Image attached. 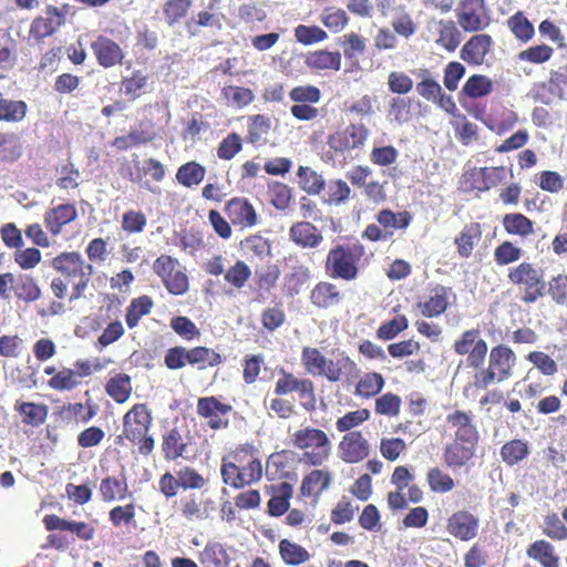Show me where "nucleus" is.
<instances>
[{
    "instance_id": "58",
    "label": "nucleus",
    "mask_w": 567,
    "mask_h": 567,
    "mask_svg": "<svg viewBox=\"0 0 567 567\" xmlns=\"http://www.w3.org/2000/svg\"><path fill=\"white\" fill-rule=\"evenodd\" d=\"M223 275L224 280H226L229 286L240 290L245 287L247 281H249L250 269L249 266L246 265L243 260H237L235 261V265L229 267L228 270L224 271Z\"/></svg>"
},
{
    "instance_id": "30",
    "label": "nucleus",
    "mask_w": 567,
    "mask_h": 567,
    "mask_svg": "<svg viewBox=\"0 0 567 567\" xmlns=\"http://www.w3.org/2000/svg\"><path fill=\"white\" fill-rule=\"evenodd\" d=\"M481 240V226L478 223H472L463 226L462 231L454 237L457 256L462 259H468L472 256L474 247Z\"/></svg>"
},
{
    "instance_id": "55",
    "label": "nucleus",
    "mask_w": 567,
    "mask_h": 567,
    "mask_svg": "<svg viewBox=\"0 0 567 567\" xmlns=\"http://www.w3.org/2000/svg\"><path fill=\"white\" fill-rule=\"evenodd\" d=\"M369 420V410L367 408H360L352 412H347L344 415L339 416L336 421V430L339 433L353 432L354 429L363 424Z\"/></svg>"
},
{
    "instance_id": "7",
    "label": "nucleus",
    "mask_w": 567,
    "mask_h": 567,
    "mask_svg": "<svg viewBox=\"0 0 567 567\" xmlns=\"http://www.w3.org/2000/svg\"><path fill=\"white\" fill-rule=\"evenodd\" d=\"M507 280L520 291V300L532 305L545 296V279L542 268L523 261L507 271Z\"/></svg>"
},
{
    "instance_id": "2",
    "label": "nucleus",
    "mask_w": 567,
    "mask_h": 567,
    "mask_svg": "<svg viewBox=\"0 0 567 567\" xmlns=\"http://www.w3.org/2000/svg\"><path fill=\"white\" fill-rule=\"evenodd\" d=\"M301 363L306 373L312 377H323L330 383L342 382L347 385H351L360 373L359 367L349 357L343 355L336 360L327 359L322 352L315 347L302 348Z\"/></svg>"
},
{
    "instance_id": "59",
    "label": "nucleus",
    "mask_w": 567,
    "mask_h": 567,
    "mask_svg": "<svg viewBox=\"0 0 567 567\" xmlns=\"http://www.w3.org/2000/svg\"><path fill=\"white\" fill-rule=\"evenodd\" d=\"M408 328V319L404 315H398L389 321L379 324L375 336L382 341H391Z\"/></svg>"
},
{
    "instance_id": "16",
    "label": "nucleus",
    "mask_w": 567,
    "mask_h": 567,
    "mask_svg": "<svg viewBox=\"0 0 567 567\" xmlns=\"http://www.w3.org/2000/svg\"><path fill=\"white\" fill-rule=\"evenodd\" d=\"M456 25L462 28L463 32L474 33L483 30L488 25L486 9H484L483 0H462V4L457 8Z\"/></svg>"
},
{
    "instance_id": "46",
    "label": "nucleus",
    "mask_w": 567,
    "mask_h": 567,
    "mask_svg": "<svg viewBox=\"0 0 567 567\" xmlns=\"http://www.w3.org/2000/svg\"><path fill=\"white\" fill-rule=\"evenodd\" d=\"M204 177L205 167L196 161H189L182 164V166L176 169L175 175L176 183L185 186L186 188L199 185Z\"/></svg>"
},
{
    "instance_id": "62",
    "label": "nucleus",
    "mask_w": 567,
    "mask_h": 567,
    "mask_svg": "<svg viewBox=\"0 0 567 567\" xmlns=\"http://www.w3.org/2000/svg\"><path fill=\"white\" fill-rule=\"evenodd\" d=\"M135 507L134 504L116 505L109 511V522L114 528L130 527L134 525Z\"/></svg>"
},
{
    "instance_id": "32",
    "label": "nucleus",
    "mask_w": 567,
    "mask_h": 567,
    "mask_svg": "<svg viewBox=\"0 0 567 567\" xmlns=\"http://www.w3.org/2000/svg\"><path fill=\"white\" fill-rule=\"evenodd\" d=\"M563 87H567V69L551 71V73H549V80L540 83V85L536 87V99H538L542 104H549V95L560 96Z\"/></svg>"
},
{
    "instance_id": "9",
    "label": "nucleus",
    "mask_w": 567,
    "mask_h": 567,
    "mask_svg": "<svg viewBox=\"0 0 567 567\" xmlns=\"http://www.w3.org/2000/svg\"><path fill=\"white\" fill-rule=\"evenodd\" d=\"M0 298L16 300L23 303H34L41 298V287L29 274H0Z\"/></svg>"
},
{
    "instance_id": "13",
    "label": "nucleus",
    "mask_w": 567,
    "mask_h": 567,
    "mask_svg": "<svg viewBox=\"0 0 567 567\" xmlns=\"http://www.w3.org/2000/svg\"><path fill=\"white\" fill-rule=\"evenodd\" d=\"M233 405L218 396H200L197 400V415L206 421L207 429L220 431L229 427V414Z\"/></svg>"
},
{
    "instance_id": "56",
    "label": "nucleus",
    "mask_w": 567,
    "mask_h": 567,
    "mask_svg": "<svg viewBox=\"0 0 567 567\" xmlns=\"http://www.w3.org/2000/svg\"><path fill=\"white\" fill-rule=\"evenodd\" d=\"M339 45L343 49L344 58L353 60L358 55L364 54L365 39L357 32H349L339 38Z\"/></svg>"
},
{
    "instance_id": "40",
    "label": "nucleus",
    "mask_w": 567,
    "mask_h": 567,
    "mask_svg": "<svg viewBox=\"0 0 567 567\" xmlns=\"http://www.w3.org/2000/svg\"><path fill=\"white\" fill-rule=\"evenodd\" d=\"M105 393L116 404H123L128 401L130 394H132V382L128 374L118 372L109 378L107 383H105Z\"/></svg>"
},
{
    "instance_id": "20",
    "label": "nucleus",
    "mask_w": 567,
    "mask_h": 567,
    "mask_svg": "<svg viewBox=\"0 0 567 567\" xmlns=\"http://www.w3.org/2000/svg\"><path fill=\"white\" fill-rule=\"evenodd\" d=\"M492 37L487 33H480L468 38L460 50V58L470 66H481L486 55L492 51Z\"/></svg>"
},
{
    "instance_id": "1",
    "label": "nucleus",
    "mask_w": 567,
    "mask_h": 567,
    "mask_svg": "<svg viewBox=\"0 0 567 567\" xmlns=\"http://www.w3.org/2000/svg\"><path fill=\"white\" fill-rule=\"evenodd\" d=\"M223 483L233 489H243L261 480L260 451L251 442L233 447L220 460Z\"/></svg>"
},
{
    "instance_id": "31",
    "label": "nucleus",
    "mask_w": 567,
    "mask_h": 567,
    "mask_svg": "<svg viewBox=\"0 0 567 567\" xmlns=\"http://www.w3.org/2000/svg\"><path fill=\"white\" fill-rule=\"evenodd\" d=\"M159 447H162L164 460L175 462L187 452V442L183 437L182 432L175 427L167 430V432L162 435V444H159Z\"/></svg>"
},
{
    "instance_id": "60",
    "label": "nucleus",
    "mask_w": 567,
    "mask_h": 567,
    "mask_svg": "<svg viewBox=\"0 0 567 567\" xmlns=\"http://www.w3.org/2000/svg\"><path fill=\"white\" fill-rule=\"evenodd\" d=\"M223 97L236 109L243 110L245 106L252 103L255 94H252L251 90L246 87L229 85L223 87Z\"/></svg>"
},
{
    "instance_id": "35",
    "label": "nucleus",
    "mask_w": 567,
    "mask_h": 567,
    "mask_svg": "<svg viewBox=\"0 0 567 567\" xmlns=\"http://www.w3.org/2000/svg\"><path fill=\"white\" fill-rule=\"evenodd\" d=\"M331 483V473L326 470H311L301 482V495L305 497L319 496L328 489Z\"/></svg>"
},
{
    "instance_id": "39",
    "label": "nucleus",
    "mask_w": 567,
    "mask_h": 567,
    "mask_svg": "<svg viewBox=\"0 0 567 567\" xmlns=\"http://www.w3.org/2000/svg\"><path fill=\"white\" fill-rule=\"evenodd\" d=\"M28 105L23 100L4 97L0 92V123L18 124L24 121Z\"/></svg>"
},
{
    "instance_id": "27",
    "label": "nucleus",
    "mask_w": 567,
    "mask_h": 567,
    "mask_svg": "<svg viewBox=\"0 0 567 567\" xmlns=\"http://www.w3.org/2000/svg\"><path fill=\"white\" fill-rule=\"evenodd\" d=\"M450 288L437 285L432 288L431 296L424 301L417 302L421 316L425 318H437L449 308Z\"/></svg>"
},
{
    "instance_id": "4",
    "label": "nucleus",
    "mask_w": 567,
    "mask_h": 567,
    "mask_svg": "<svg viewBox=\"0 0 567 567\" xmlns=\"http://www.w3.org/2000/svg\"><path fill=\"white\" fill-rule=\"evenodd\" d=\"M151 426V408L146 403H137L122 417V434L116 435L114 443L123 445V442L127 441L138 447L140 455L148 456L154 451V439L148 434Z\"/></svg>"
},
{
    "instance_id": "6",
    "label": "nucleus",
    "mask_w": 567,
    "mask_h": 567,
    "mask_svg": "<svg viewBox=\"0 0 567 567\" xmlns=\"http://www.w3.org/2000/svg\"><path fill=\"white\" fill-rule=\"evenodd\" d=\"M291 446L302 452L301 463L319 467L328 461L331 455V441L328 434L318 427L306 425L297 429L290 436Z\"/></svg>"
},
{
    "instance_id": "37",
    "label": "nucleus",
    "mask_w": 567,
    "mask_h": 567,
    "mask_svg": "<svg viewBox=\"0 0 567 567\" xmlns=\"http://www.w3.org/2000/svg\"><path fill=\"white\" fill-rule=\"evenodd\" d=\"M186 355L189 359L187 363L198 370L214 369L221 363V355L219 353L202 346L192 349L186 348Z\"/></svg>"
},
{
    "instance_id": "3",
    "label": "nucleus",
    "mask_w": 567,
    "mask_h": 567,
    "mask_svg": "<svg viewBox=\"0 0 567 567\" xmlns=\"http://www.w3.org/2000/svg\"><path fill=\"white\" fill-rule=\"evenodd\" d=\"M364 254V245L359 241L337 243L328 249L324 258V274L332 280L354 281L362 269Z\"/></svg>"
},
{
    "instance_id": "43",
    "label": "nucleus",
    "mask_w": 567,
    "mask_h": 567,
    "mask_svg": "<svg viewBox=\"0 0 567 567\" xmlns=\"http://www.w3.org/2000/svg\"><path fill=\"white\" fill-rule=\"evenodd\" d=\"M292 496V486L287 482H282L275 487V494L268 501V515L270 517H279L285 515L289 509V499Z\"/></svg>"
},
{
    "instance_id": "15",
    "label": "nucleus",
    "mask_w": 567,
    "mask_h": 567,
    "mask_svg": "<svg viewBox=\"0 0 567 567\" xmlns=\"http://www.w3.org/2000/svg\"><path fill=\"white\" fill-rule=\"evenodd\" d=\"M445 532L461 543H470L480 535V517L468 509L454 511L445 522Z\"/></svg>"
},
{
    "instance_id": "33",
    "label": "nucleus",
    "mask_w": 567,
    "mask_h": 567,
    "mask_svg": "<svg viewBox=\"0 0 567 567\" xmlns=\"http://www.w3.org/2000/svg\"><path fill=\"white\" fill-rule=\"evenodd\" d=\"M463 37H461V31L452 20H440L437 21V38L436 45L437 48L445 50L449 53H453L457 50L458 44Z\"/></svg>"
},
{
    "instance_id": "38",
    "label": "nucleus",
    "mask_w": 567,
    "mask_h": 567,
    "mask_svg": "<svg viewBox=\"0 0 567 567\" xmlns=\"http://www.w3.org/2000/svg\"><path fill=\"white\" fill-rule=\"evenodd\" d=\"M426 486L435 495H445L455 488V480L439 466H431L425 474Z\"/></svg>"
},
{
    "instance_id": "51",
    "label": "nucleus",
    "mask_w": 567,
    "mask_h": 567,
    "mask_svg": "<svg viewBox=\"0 0 567 567\" xmlns=\"http://www.w3.org/2000/svg\"><path fill=\"white\" fill-rule=\"evenodd\" d=\"M22 144L19 137L11 132L0 131V161L14 163L21 158Z\"/></svg>"
},
{
    "instance_id": "21",
    "label": "nucleus",
    "mask_w": 567,
    "mask_h": 567,
    "mask_svg": "<svg viewBox=\"0 0 567 567\" xmlns=\"http://www.w3.org/2000/svg\"><path fill=\"white\" fill-rule=\"evenodd\" d=\"M449 430L454 433L452 441H478L480 433L475 427L474 415L464 410H454L445 417Z\"/></svg>"
},
{
    "instance_id": "8",
    "label": "nucleus",
    "mask_w": 567,
    "mask_h": 567,
    "mask_svg": "<svg viewBox=\"0 0 567 567\" xmlns=\"http://www.w3.org/2000/svg\"><path fill=\"white\" fill-rule=\"evenodd\" d=\"M52 269L66 279H78L72 287L71 301L83 297L92 276V265L86 264L78 251L61 252L52 258Z\"/></svg>"
},
{
    "instance_id": "25",
    "label": "nucleus",
    "mask_w": 567,
    "mask_h": 567,
    "mask_svg": "<svg viewBox=\"0 0 567 567\" xmlns=\"http://www.w3.org/2000/svg\"><path fill=\"white\" fill-rule=\"evenodd\" d=\"M290 241L301 249H317L322 244L323 237L315 224L300 220L291 224L288 229Z\"/></svg>"
},
{
    "instance_id": "36",
    "label": "nucleus",
    "mask_w": 567,
    "mask_h": 567,
    "mask_svg": "<svg viewBox=\"0 0 567 567\" xmlns=\"http://www.w3.org/2000/svg\"><path fill=\"white\" fill-rule=\"evenodd\" d=\"M271 131V118L265 114L248 116V134L246 143L255 146H261Z\"/></svg>"
},
{
    "instance_id": "45",
    "label": "nucleus",
    "mask_w": 567,
    "mask_h": 567,
    "mask_svg": "<svg viewBox=\"0 0 567 567\" xmlns=\"http://www.w3.org/2000/svg\"><path fill=\"white\" fill-rule=\"evenodd\" d=\"M306 66L317 71H339L340 53L329 52L327 50H318L306 56Z\"/></svg>"
},
{
    "instance_id": "19",
    "label": "nucleus",
    "mask_w": 567,
    "mask_h": 567,
    "mask_svg": "<svg viewBox=\"0 0 567 567\" xmlns=\"http://www.w3.org/2000/svg\"><path fill=\"white\" fill-rule=\"evenodd\" d=\"M477 441H452L443 447V463L452 470L464 468L474 458Z\"/></svg>"
},
{
    "instance_id": "22",
    "label": "nucleus",
    "mask_w": 567,
    "mask_h": 567,
    "mask_svg": "<svg viewBox=\"0 0 567 567\" xmlns=\"http://www.w3.org/2000/svg\"><path fill=\"white\" fill-rule=\"evenodd\" d=\"M91 50H93L97 65L104 69H110L121 64L123 62V58H125L120 44L103 34L97 35L96 40L91 43Z\"/></svg>"
},
{
    "instance_id": "49",
    "label": "nucleus",
    "mask_w": 567,
    "mask_h": 567,
    "mask_svg": "<svg viewBox=\"0 0 567 567\" xmlns=\"http://www.w3.org/2000/svg\"><path fill=\"white\" fill-rule=\"evenodd\" d=\"M16 411L20 413L23 423L31 426L43 424L48 415L47 405L32 402H16Z\"/></svg>"
},
{
    "instance_id": "24",
    "label": "nucleus",
    "mask_w": 567,
    "mask_h": 567,
    "mask_svg": "<svg viewBox=\"0 0 567 567\" xmlns=\"http://www.w3.org/2000/svg\"><path fill=\"white\" fill-rule=\"evenodd\" d=\"M43 525H45V529L49 532H70L71 534L76 535L78 539L82 542H90L94 539V526L85 522L65 520L55 514H49L43 517Z\"/></svg>"
},
{
    "instance_id": "54",
    "label": "nucleus",
    "mask_w": 567,
    "mask_h": 567,
    "mask_svg": "<svg viewBox=\"0 0 567 567\" xmlns=\"http://www.w3.org/2000/svg\"><path fill=\"white\" fill-rule=\"evenodd\" d=\"M499 455H502V461L507 465H515L522 462L526 455H528V447L526 443L518 439H513L511 441L505 442L502 445V450H499Z\"/></svg>"
},
{
    "instance_id": "57",
    "label": "nucleus",
    "mask_w": 567,
    "mask_h": 567,
    "mask_svg": "<svg viewBox=\"0 0 567 567\" xmlns=\"http://www.w3.org/2000/svg\"><path fill=\"white\" fill-rule=\"evenodd\" d=\"M542 534L554 542H563L567 539V526H565V523H563L556 513H550L544 517Z\"/></svg>"
},
{
    "instance_id": "44",
    "label": "nucleus",
    "mask_w": 567,
    "mask_h": 567,
    "mask_svg": "<svg viewBox=\"0 0 567 567\" xmlns=\"http://www.w3.org/2000/svg\"><path fill=\"white\" fill-rule=\"evenodd\" d=\"M154 302L151 297L143 295L128 302L127 309H125V324L128 329H134L140 324V320L151 313Z\"/></svg>"
},
{
    "instance_id": "52",
    "label": "nucleus",
    "mask_w": 567,
    "mask_h": 567,
    "mask_svg": "<svg viewBox=\"0 0 567 567\" xmlns=\"http://www.w3.org/2000/svg\"><path fill=\"white\" fill-rule=\"evenodd\" d=\"M291 462V452L288 450L276 451L266 461V474L274 478H285Z\"/></svg>"
},
{
    "instance_id": "42",
    "label": "nucleus",
    "mask_w": 567,
    "mask_h": 567,
    "mask_svg": "<svg viewBox=\"0 0 567 567\" xmlns=\"http://www.w3.org/2000/svg\"><path fill=\"white\" fill-rule=\"evenodd\" d=\"M198 559L206 567H228L230 561L227 549L217 542L207 543L198 555Z\"/></svg>"
},
{
    "instance_id": "12",
    "label": "nucleus",
    "mask_w": 567,
    "mask_h": 567,
    "mask_svg": "<svg viewBox=\"0 0 567 567\" xmlns=\"http://www.w3.org/2000/svg\"><path fill=\"white\" fill-rule=\"evenodd\" d=\"M452 351L460 357H467V367L471 369H480L489 352L478 328L463 331L452 343Z\"/></svg>"
},
{
    "instance_id": "10",
    "label": "nucleus",
    "mask_w": 567,
    "mask_h": 567,
    "mask_svg": "<svg viewBox=\"0 0 567 567\" xmlns=\"http://www.w3.org/2000/svg\"><path fill=\"white\" fill-rule=\"evenodd\" d=\"M368 136V126L361 122H352L328 135L327 145L333 154L344 156L354 150H362Z\"/></svg>"
},
{
    "instance_id": "50",
    "label": "nucleus",
    "mask_w": 567,
    "mask_h": 567,
    "mask_svg": "<svg viewBox=\"0 0 567 567\" xmlns=\"http://www.w3.org/2000/svg\"><path fill=\"white\" fill-rule=\"evenodd\" d=\"M100 496L105 503H113L116 499L123 501L128 493V486L125 481L116 476H107L100 482Z\"/></svg>"
},
{
    "instance_id": "63",
    "label": "nucleus",
    "mask_w": 567,
    "mask_h": 567,
    "mask_svg": "<svg viewBox=\"0 0 567 567\" xmlns=\"http://www.w3.org/2000/svg\"><path fill=\"white\" fill-rule=\"evenodd\" d=\"M78 377L73 370L63 368L49 379L47 385L58 392L71 391L79 385Z\"/></svg>"
},
{
    "instance_id": "26",
    "label": "nucleus",
    "mask_w": 567,
    "mask_h": 567,
    "mask_svg": "<svg viewBox=\"0 0 567 567\" xmlns=\"http://www.w3.org/2000/svg\"><path fill=\"white\" fill-rule=\"evenodd\" d=\"M78 218V209L73 204H60L47 210L43 216L45 228L52 236L61 234L62 227Z\"/></svg>"
},
{
    "instance_id": "64",
    "label": "nucleus",
    "mask_w": 567,
    "mask_h": 567,
    "mask_svg": "<svg viewBox=\"0 0 567 567\" xmlns=\"http://www.w3.org/2000/svg\"><path fill=\"white\" fill-rule=\"evenodd\" d=\"M190 0H167L164 4V19L167 24L174 25L187 17L190 10Z\"/></svg>"
},
{
    "instance_id": "17",
    "label": "nucleus",
    "mask_w": 567,
    "mask_h": 567,
    "mask_svg": "<svg viewBox=\"0 0 567 567\" xmlns=\"http://www.w3.org/2000/svg\"><path fill=\"white\" fill-rule=\"evenodd\" d=\"M224 214L228 216L233 227L250 229L258 224V214L246 197H233L224 205Z\"/></svg>"
},
{
    "instance_id": "48",
    "label": "nucleus",
    "mask_w": 567,
    "mask_h": 567,
    "mask_svg": "<svg viewBox=\"0 0 567 567\" xmlns=\"http://www.w3.org/2000/svg\"><path fill=\"white\" fill-rule=\"evenodd\" d=\"M297 178H299V186H301L302 192L308 195H319L323 187L328 186L322 175L308 166H299Z\"/></svg>"
},
{
    "instance_id": "14",
    "label": "nucleus",
    "mask_w": 567,
    "mask_h": 567,
    "mask_svg": "<svg viewBox=\"0 0 567 567\" xmlns=\"http://www.w3.org/2000/svg\"><path fill=\"white\" fill-rule=\"evenodd\" d=\"M505 181V167H472L462 175V186L465 192H488Z\"/></svg>"
},
{
    "instance_id": "5",
    "label": "nucleus",
    "mask_w": 567,
    "mask_h": 567,
    "mask_svg": "<svg viewBox=\"0 0 567 567\" xmlns=\"http://www.w3.org/2000/svg\"><path fill=\"white\" fill-rule=\"evenodd\" d=\"M487 367L473 368L476 370L473 375V386L477 390H486L493 383H503L511 379L514 373V351L504 344L494 346L485 357Z\"/></svg>"
},
{
    "instance_id": "18",
    "label": "nucleus",
    "mask_w": 567,
    "mask_h": 567,
    "mask_svg": "<svg viewBox=\"0 0 567 567\" xmlns=\"http://www.w3.org/2000/svg\"><path fill=\"white\" fill-rule=\"evenodd\" d=\"M337 451H339V458L341 461L348 464H359L368 458L369 443L362 432L353 431L341 437L339 445H337Z\"/></svg>"
},
{
    "instance_id": "53",
    "label": "nucleus",
    "mask_w": 567,
    "mask_h": 567,
    "mask_svg": "<svg viewBox=\"0 0 567 567\" xmlns=\"http://www.w3.org/2000/svg\"><path fill=\"white\" fill-rule=\"evenodd\" d=\"M492 92V81L482 74H473L465 81L462 87V94L471 99H478L488 95Z\"/></svg>"
},
{
    "instance_id": "28",
    "label": "nucleus",
    "mask_w": 567,
    "mask_h": 567,
    "mask_svg": "<svg viewBox=\"0 0 567 567\" xmlns=\"http://www.w3.org/2000/svg\"><path fill=\"white\" fill-rule=\"evenodd\" d=\"M525 555L542 567H559V556H557L553 544L544 539L530 543L525 549Z\"/></svg>"
},
{
    "instance_id": "11",
    "label": "nucleus",
    "mask_w": 567,
    "mask_h": 567,
    "mask_svg": "<svg viewBox=\"0 0 567 567\" xmlns=\"http://www.w3.org/2000/svg\"><path fill=\"white\" fill-rule=\"evenodd\" d=\"M279 379L275 381L274 394L282 398L290 393H296L301 400V406L306 411L315 410V384L309 378H298L297 375L280 368Z\"/></svg>"
},
{
    "instance_id": "29",
    "label": "nucleus",
    "mask_w": 567,
    "mask_h": 567,
    "mask_svg": "<svg viewBox=\"0 0 567 567\" xmlns=\"http://www.w3.org/2000/svg\"><path fill=\"white\" fill-rule=\"evenodd\" d=\"M353 382H355L353 395L362 400L373 399L384 388V378L374 371L365 372L363 375L359 374L358 379L353 380Z\"/></svg>"
},
{
    "instance_id": "61",
    "label": "nucleus",
    "mask_w": 567,
    "mask_h": 567,
    "mask_svg": "<svg viewBox=\"0 0 567 567\" xmlns=\"http://www.w3.org/2000/svg\"><path fill=\"white\" fill-rule=\"evenodd\" d=\"M374 411L381 416L395 417L401 411V398L394 393H383L375 399Z\"/></svg>"
},
{
    "instance_id": "23",
    "label": "nucleus",
    "mask_w": 567,
    "mask_h": 567,
    "mask_svg": "<svg viewBox=\"0 0 567 567\" xmlns=\"http://www.w3.org/2000/svg\"><path fill=\"white\" fill-rule=\"evenodd\" d=\"M344 295L338 289L337 285L329 280L317 281L310 290V303L316 309L328 310L342 303Z\"/></svg>"
},
{
    "instance_id": "34",
    "label": "nucleus",
    "mask_w": 567,
    "mask_h": 567,
    "mask_svg": "<svg viewBox=\"0 0 567 567\" xmlns=\"http://www.w3.org/2000/svg\"><path fill=\"white\" fill-rule=\"evenodd\" d=\"M277 547H279L280 560L287 566L296 567L311 559V554L302 545L293 540L280 539Z\"/></svg>"
},
{
    "instance_id": "47",
    "label": "nucleus",
    "mask_w": 567,
    "mask_h": 567,
    "mask_svg": "<svg viewBox=\"0 0 567 567\" xmlns=\"http://www.w3.org/2000/svg\"><path fill=\"white\" fill-rule=\"evenodd\" d=\"M502 225H504L505 233L511 236L526 238L534 233V224L528 217L520 213L505 214Z\"/></svg>"
},
{
    "instance_id": "41",
    "label": "nucleus",
    "mask_w": 567,
    "mask_h": 567,
    "mask_svg": "<svg viewBox=\"0 0 567 567\" xmlns=\"http://www.w3.org/2000/svg\"><path fill=\"white\" fill-rule=\"evenodd\" d=\"M375 221L384 230H406L411 224V214L408 210L394 213L390 208H383L375 215Z\"/></svg>"
}]
</instances>
